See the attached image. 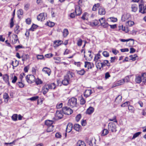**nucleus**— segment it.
Instances as JSON below:
<instances>
[{
	"label": "nucleus",
	"instance_id": "28",
	"mask_svg": "<svg viewBox=\"0 0 146 146\" xmlns=\"http://www.w3.org/2000/svg\"><path fill=\"white\" fill-rule=\"evenodd\" d=\"M80 125L78 124H75L74 126V129L76 131H79L80 129Z\"/></svg>",
	"mask_w": 146,
	"mask_h": 146
},
{
	"label": "nucleus",
	"instance_id": "55",
	"mask_svg": "<svg viewBox=\"0 0 146 146\" xmlns=\"http://www.w3.org/2000/svg\"><path fill=\"white\" fill-rule=\"evenodd\" d=\"M99 21L101 25L103 23L105 22V21L104 18H102L100 19H99Z\"/></svg>",
	"mask_w": 146,
	"mask_h": 146
},
{
	"label": "nucleus",
	"instance_id": "61",
	"mask_svg": "<svg viewBox=\"0 0 146 146\" xmlns=\"http://www.w3.org/2000/svg\"><path fill=\"white\" fill-rule=\"evenodd\" d=\"M48 25L49 27H52L54 25V23L53 22H49L48 23Z\"/></svg>",
	"mask_w": 146,
	"mask_h": 146
},
{
	"label": "nucleus",
	"instance_id": "49",
	"mask_svg": "<svg viewBox=\"0 0 146 146\" xmlns=\"http://www.w3.org/2000/svg\"><path fill=\"white\" fill-rule=\"evenodd\" d=\"M63 104L62 103H58L56 105V107L57 109H60L62 108V106Z\"/></svg>",
	"mask_w": 146,
	"mask_h": 146
},
{
	"label": "nucleus",
	"instance_id": "2",
	"mask_svg": "<svg viewBox=\"0 0 146 146\" xmlns=\"http://www.w3.org/2000/svg\"><path fill=\"white\" fill-rule=\"evenodd\" d=\"M77 99L74 98L70 99L68 101V105L72 107H74L76 104Z\"/></svg>",
	"mask_w": 146,
	"mask_h": 146
},
{
	"label": "nucleus",
	"instance_id": "1",
	"mask_svg": "<svg viewBox=\"0 0 146 146\" xmlns=\"http://www.w3.org/2000/svg\"><path fill=\"white\" fill-rule=\"evenodd\" d=\"M27 82L29 84H32L35 82V77L31 74L28 75L25 77Z\"/></svg>",
	"mask_w": 146,
	"mask_h": 146
},
{
	"label": "nucleus",
	"instance_id": "4",
	"mask_svg": "<svg viewBox=\"0 0 146 146\" xmlns=\"http://www.w3.org/2000/svg\"><path fill=\"white\" fill-rule=\"evenodd\" d=\"M108 128L110 131L112 132H115L117 131L115 124L113 122H110L109 123Z\"/></svg>",
	"mask_w": 146,
	"mask_h": 146
},
{
	"label": "nucleus",
	"instance_id": "44",
	"mask_svg": "<svg viewBox=\"0 0 146 146\" xmlns=\"http://www.w3.org/2000/svg\"><path fill=\"white\" fill-rule=\"evenodd\" d=\"M100 56V55L99 54H97L95 56L94 60L96 62L98 59H99Z\"/></svg>",
	"mask_w": 146,
	"mask_h": 146
},
{
	"label": "nucleus",
	"instance_id": "40",
	"mask_svg": "<svg viewBox=\"0 0 146 146\" xmlns=\"http://www.w3.org/2000/svg\"><path fill=\"white\" fill-rule=\"evenodd\" d=\"M17 85L19 86L20 88H22L24 87L25 85L21 82H18L17 83Z\"/></svg>",
	"mask_w": 146,
	"mask_h": 146
},
{
	"label": "nucleus",
	"instance_id": "5",
	"mask_svg": "<svg viewBox=\"0 0 146 146\" xmlns=\"http://www.w3.org/2000/svg\"><path fill=\"white\" fill-rule=\"evenodd\" d=\"M139 11L143 14L146 13V5L141 3L139 5Z\"/></svg>",
	"mask_w": 146,
	"mask_h": 146
},
{
	"label": "nucleus",
	"instance_id": "11",
	"mask_svg": "<svg viewBox=\"0 0 146 146\" xmlns=\"http://www.w3.org/2000/svg\"><path fill=\"white\" fill-rule=\"evenodd\" d=\"M55 116L57 117L59 119L62 118L63 116V113L62 111L60 110H57L56 112Z\"/></svg>",
	"mask_w": 146,
	"mask_h": 146
},
{
	"label": "nucleus",
	"instance_id": "26",
	"mask_svg": "<svg viewBox=\"0 0 146 146\" xmlns=\"http://www.w3.org/2000/svg\"><path fill=\"white\" fill-rule=\"evenodd\" d=\"M128 110L131 113H134L135 111V109L133 106L130 105L128 106Z\"/></svg>",
	"mask_w": 146,
	"mask_h": 146
},
{
	"label": "nucleus",
	"instance_id": "23",
	"mask_svg": "<svg viewBox=\"0 0 146 146\" xmlns=\"http://www.w3.org/2000/svg\"><path fill=\"white\" fill-rule=\"evenodd\" d=\"M126 25L128 27H131L134 24V22L131 21H128L126 23Z\"/></svg>",
	"mask_w": 146,
	"mask_h": 146
},
{
	"label": "nucleus",
	"instance_id": "35",
	"mask_svg": "<svg viewBox=\"0 0 146 146\" xmlns=\"http://www.w3.org/2000/svg\"><path fill=\"white\" fill-rule=\"evenodd\" d=\"M35 82L37 85L41 84L42 83V81L40 79L37 78L36 79H35Z\"/></svg>",
	"mask_w": 146,
	"mask_h": 146
},
{
	"label": "nucleus",
	"instance_id": "58",
	"mask_svg": "<svg viewBox=\"0 0 146 146\" xmlns=\"http://www.w3.org/2000/svg\"><path fill=\"white\" fill-rule=\"evenodd\" d=\"M101 25L104 28H106L109 26V25L108 23L105 22L104 23H103Z\"/></svg>",
	"mask_w": 146,
	"mask_h": 146
},
{
	"label": "nucleus",
	"instance_id": "41",
	"mask_svg": "<svg viewBox=\"0 0 146 146\" xmlns=\"http://www.w3.org/2000/svg\"><path fill=\"white\" fill-rule=\"evenodd\" d=\"M18 115L17 114H14L12 116V119L14 121L17 120Z\"/></svg>",
	"mask_w": 146,
	"mask_h": 146
},
{
	"label": "nucleus",
	"instance_id": "17",
	"mask_svg": "<svg viewBox=\"0 0 146 146\" xmlns=\"http://www.w3.org/2000/svg\"><path fill=\"white\" fill-rule=\"evenodd\" d=\"M75 12L76 15H79L81 14L82 11L79 6H78L76 8Z\"/></svg>",
	"mask_w": 146,
	"mask_h": 146
},
{
	"label": "nucleus",
	"instance_id": "29",
	"mask_svg": "<svg viewBox=\"0 0 146 146\" xmlns=\"http://www.w3.org/2000/svg\"><path fill=\"white\" fill-rule=\"evenodd\" d=\"M122 96L120 95H119L115 98V101L116 102L119 103L122 100Z\"/></svg>",
	"mask_w": 146,
	"mask_h": 146
},
{
	"label": "nucleus",
	"instance_id": "57",
	"mask_svg": "<svg viewBox=\"0 0 146 146\" xmlns=\"http://www.w3.org/2000/svg\"><path fill=\"white\" fill-rule=\"evenodd\" d=\"M37 58L38 60H41L44 58V57L43 55H38L37 56Z\"/></svg>",
	"mask_w": 146,
	"mask_h": 146
},
{
	"label": "nucleus",
	"instance_id": "27",
	"mask_svg": "<svg viewBox=\"0 0 146 146\" xmlns=\"http://www.w3.org/2000/svg\"><path fill=\"white\" fill-rule=\"evenodd\" d=\"M142 81L141 77L140 76H139L136 77L135 81L137 83L139 84Z\"/></svg>",
	"mask_w": 146,
	"mask_h": 146
},
{
	"label": "nucleus",
	"instance_id": "15",
	"mask_svg": "<svg viewBox=\"0 0 146 146\" xmlns=\"http://www.w3.org/2000/svg\"><path fill=\"white\" fill-rule=\"evenodd\" d=\"M99 11L98 13L99 14L103 15L105 14L106 11H105L104 9L102 7H101L100 6L98 7Z\"/></svg>",
	"mask_w": 146,
	"mask_h": 146
},
{
	"label": "nucleus",
	"instance_id": "46",
	"mask_svg": "<svg viewBox=\"0 0 146 146\" xmlns=\"http://www.w3.org/2000/svg\"><path fill=\"white\" fill-rule=\"evenodd\" d=\"M19 27V26L18 25H17L16 27H15L14 29V31L15 33L17 34H18L19 32V31L18 30Z\"/></svg>",
	"mask_w": 146,
	"mask_h": 146
},
{
	"label": "nucleus",
	"instance_id": "47",
	"mask_svg": "<svg viewBox=\"0 0 146 146\" xmlns=\"http://www.w3.org/2000/svg\"><path fill=\"white\" fill-rule=\"evenodd\" d=\"M13 19L14 17L12 18L11 20V22L10 23V27L11 28H12L14 25Z\"/></svg>",
	"mask_w": 146,
	"mask_h": 146
},
{
	"label": "nucleus",
	"instance_id": "21",
	"mask_svg": "<svg viewBox=\"0 0 146 146\" xmlns=\"http://www.w3.org/2000/svg\"><path fill=\"white\" fill-rule=\"evenodd\" d=\"M141 76V77L142 80L143 82L145 83L146 82V73H142Z\"/></svg>",
	"mask_w": 146,
	"mask_h": 146
},
{
	"label": "nucleus",
	"instance_id": "36",
	"mask_svg": "<svg viewBox=\"0 0 146 146\" xmlns=\"http://www.w3.org/2000/svg\"><path fill=\"white\" fill-rule=\"evenodd\" d=\"M49 89H55L56 86L55 84L54 83H51L50 84L48 85Z\"/></svg>",
	"mask_w": 146,
	"mask_h": 146
},
{
	"label": "nucleus",
	"instance_id": "13",
	"mask_svg": "<svg viewBox=\"0 0 146 146\" xmlns=\"http://www.w3.org/2000/svg\"><path fill=\"white\" fill-rule=\"evenodd\" d=\"M73 127L72 124L70 123H69L67 126L66 131L67 132H70L72 130Z\"/></svg>",
	"mask_w": 146,
	"mask_h": 146
},
{
	"label": "nucleus",
	"instance_id": "7",
	"mask_svg": "<svg viewBox=\"0 0 146 146\" xmlns=\"http://www.w3.org/2000/svg\"><path fill=\"white\" fill-rule=\"evenodd\" d=\"M49 89L48 84H45L42 87V92L43 94L44 95L45 94L48 92Z\"/></svg>",
	"mask_w": 146,
	"mask_h": 146
},
{
	"label": "nucleus",
	"instance_id": "54",
	"mask_svg": "<svg viewBox=\"0 0 146 146\" xmlns=\"http://www.w3.org/2000/svg\"><path fill=\"white\" fill-rule=\"evenodd\" d=\"M85 102L86 101L82 97L80 100V104H81L83 105L85 104Z\"/></svg>",
	"mask_w": 146,
	"mask_h": 146
},
{
	"label": "nucleus",
	"instance_id": "31",
	"mask_svg": "<svg viewBox=\"0 0 146 146\" xmlns=\"http://www.w3.org/2000/svg\"><path fill=\"white\" fill-rule=\"evenodd\" d=\"M108 133V131L107 129H104L102 132V136H104L107 135Z\"/></svg>",
	"mask_w": 146,
	"mask_h": 146
},
{
	"label": "nucleus",
	"instance_id": "50",
	"mask_svg": "<svg viewBox=\"0 0 146 146\" xmlns=\"http://www.w3.org/2000/svg\"><path fill=\"white\" fill-rule=\"evenodd\" d=\"M125 82L124 80H121L117 82V84L118 85H121L123 84Z\"/></svg>",
	"mask_w": 146,
	"mask_h": 146
},
{
	"label": "nucleus",
	"instance_id": "25",
	"mask_svg": "<svg viewBox=\"0 0 146 146\" xmlns=\"http://www.w3.org/2000/svg\"><path fill=\"white\" fill-rule=\"evenodd\" d=\"M69 81V80L64 77V79L62 80V83L64 85H67L68 84Z\"/></svg>",
	"mask_w": 146,
	"mask_h": 146
},
{
	"label": "nucleus",
	"instance_id": "43",
	"mask_svg": "<svg viewBox=\"0 0 146 146\" xmlns=\"http://www.w3.org/2000/svg\"><path fill=\"white\" fill-rule=\"evenodd\" d=\"M130 103L129 102H126L124 103H123L121 105V107H125V106H129L130 105Z\"/></svg>",
	"mask_w": 146,
	"mask_h": 146
},
{
	"label": "nucleus",
	"instance_id": "22",
	"mask_svg": "<svg viewBox=\"0 0 146 146\" xmlns=\"http://www.w3.org/2000/svg\"><path fill=\"white\" fill-rule=\"evenodd\" d=\"M53 122V121L52 120H48L45 121V124L48 127L49 126H52Z\"/></svg>",
	"mask_w": 146,
	"mask_h": 146
},
{
	"label": "nucleus",
	"instance_id": "32",
	"mask_svg": "<svg viewBox=\"0 0 146 146\" xmlns=\"http://www.w3.org/2000/svg\"><path fill=\"white\" fill-rule=\"evenodd\" d=\"M54 126H49L48 127L46 131L47 132H50L53 131Z\"/></svg>",
	"mask_w": 146,
	"mask_h": 146
},
{
	"label": "nucleus",
	"instance_id": "19",
	"mask_svg": "<svg viewBox=\"0 0 146 146\" xmlns=\"http://www.w3.org/2000/svg\"><path fill=\"white\" fill-rule=\"evenodd\" d=\"M9 96L8 94L6 93H5L3 95V98L5 100V102L7 103L9 99Z\"/></svg>",
	"mask_w": 146,
	"mask_h": 146
},
{
	"label": "nucleus",
	"instance_id": "45",
	"mask_svg": "<svg viewBox=\"0 0 146 146\" xmlns=\"http://www.w3.org/2000/svg\"><path fill=\"white\" fill-rule=\"evenodd\" d=\"M16 141V140H15L12 142H11V143H5L4 144L5 145H9L10 146H12L13 144V145H15V143Z\"/></svg>",
	"mask_w": 146,
	"mask_h": 146
},
{
	"label": "nucleus",
	"instance_id": "39",
	"mask_svg": "<svg viewBox=\"0 0 146 146\" xmlns=\"http://www.w3.org/2000/svg\"><path fill=\"white\" fill-rule=\"evenodd\" d=\"M141 132H138L134 134L132 138V139H135L136 137H138L141 134Z\"/></svg>",
	"mask_w": 146,
	"mask_h": 146
},
{
	"label": "nucleus",
	"instance_id": "14",
	"mask_svg": "<svg viewBox=\"0 0 146 146\" xmlns=\"http://www.w3.org/2000/svg\"><path fill=\"white\" fill-rule=\"evenodd\" d=\"M73 77V74L71 72H67V74L65 76V77L67 78L68 79L70 80Z\"/></svg>",
	"mask_w": 146,
	"mask_h": 146
},
{
	"label": "nucleus",
	"instance_id": "24",
	"mask_svg": "<svg viewBox=\"0 0 146 146\" xmlns=\"http://www.w3.org/2000/svg\"><path fill=\"white\" fill-rule=\"evenodd\" d=\"M132 11L134 12H136L137 10V6L135 4H134L132 5Z\"/></svg>",
	"mask_w": 146,
	"mask_h": 146
},
{
	"label": "nucleus",
	"instance_id": "34",
	"mask_svg": "<svg viewBox=\"0 0 146 146\" xmlns=\"http://www.w3.org/2000/svg\"><path fill=\"white\" fill-rule=\"evenodd\" d=\"M62 42H63L61 40H58L55 41L54 43L57 46H58L60 45L62 43Z\"/></svg>",
	"mask_w": 146,
	"mask_h": 146
},
{
	"label": "nucleus",
	"instance_id": "8",
	"mask_svg": "<svg viewBox=\"0 0 146 146\" xmlns=\"http://www.w3.org/2000/svg\"><path fill=\"white\" fill-rule=\"evenodd\" d=\"M93 66L94 64L93 63L88 62H85L84 67L85 68L87 67L88 69L92 68V67H93Z\"/></svg>",
	"mask_w": 146,
	"mask_h": 146
},
{
	"label": "nucleus",
	"instance_id": "33",
	"mask_svg": "<svg viewBox=\"0 0 146 146\" xmlns=\"http://www.w3.org/2000/svg\"><path fill=\"white\" fill-rule=\"evenodd\" d=\"M63 35L64 37H66L68 34V30L67 29H64L63 32Z\"/></svg>",
	"mask_w": 146,
	"mask_h": 146
},
{
	"label": "nucleus",
	"instance_id": "60",
	"mask_svg": "<svg viewBox=\"0 0 146 146\" xmlns=\"http://www.w3.org/2000/svg\"><path fill=\"white\" fill-rule=\"evenodd\" d=\"M38 98V96H36L32 97L30 98V100L31 101H35Z\"/></svg>",
	"mask_w": 146,
	"mask_h": 146
},
{
	"label": "nucleus",
	"instance_id": "18",
	"mask_svg": "<svg viewBox=\"0 0 146 146\" xmlns=\"http://www.w3.org/2000/svg\"><path fill=\"white\" fill-rule=\"evenodd\" d=\"M94 110V109L92 107H90L87 110L86 113L88 114H90L92 113Z\"/></svg>",
	"mask_w": 146,
	"mask_h": 146
},
{
	"label": "nucleus",
	"instance_id": "9",
	"mask_svg": "<svg viewBox=\"0 0 146 146\" xmlns=\"http://www.w3.org/2000/svg\"><path fill=\"white\" fill-rule=\"evenodd\" d=\"M3 80L5 83L7 84L8 86H10V85L9 82V76L7 74L4 75L3 76Z\"/></svg>",
	"mask_w": 146,
	"mask_h": 146
},
{
	"label": "nucleus",
	"instance_id": "62",
	"mask_svg": "<svg viewBox=\"0 0 146 146\" xmlns=\"http://www.w3.org/2000/svg\"><path fill=\"white\" fill-rule=\"evenodd\" d=\"M17 80V77L16 76H14L12 80V82L13 83H15Z\"/></svg>",
	"mask_w": 146,
	"mask_h": 146
},
{
	"label": "nucleus",
	"instance_id": "53",
	"mask_svg": "<svg viewBox=\"0 0 146 146\" xmlns=\"http://www.w3.org/2000/svg\"><path fill=\"white\" fill-rule=\"evenodd\" d=\"M82 40L81 39H79L77 42V44L79 46H81L82 45Z\"/></svg>",
	"mask_w": 146,
	"mask_h": 146
},
{
	"label": "nucleus",
	"instance_id": "12",
	"mask_svg": "<svg viewBox=\"0 0 146 146\" xmlns=\"http://www.w3.org/2000/svg\"><path fill=\"white\" fill-rule=\"evenodd\" d=\"M44 13H42L40 14L37 17V19L38 21H42L45 19L44 16Z\"/></svg>",
	"mask_w": 146,
	"mask_h": 146
},
{
	"label": "nucleus",
	"instance_id": "52",
	"mask_svg": "<svg viewBox=\"0 0 146 146\" xmlns=\"http://www.w3.org/2000/svg\"><path fill=\"white\" fill-rule=\"evenodd\" d=\"M102 54L103 56L105 57H108L109 56V53L106 51H104Z\"/></svg>",
	"mask_w": 146,
	"mask_h": 146
},
{
	"label": "nucleus",
	"instance_id": "63",
	"mask_svg": "<svg viewBox=\"0 0 146 146\" xmlns=\"http://www.w3.org/2000/svg\"><path fill=\"white\" fill-rule=\"evenodd\" d=\"M26 23L28 24H30L31 22V20L29 18H28L26 20Z\"/></svg>",
	"mask_w": 146,
	"mask_h": 146
},
{
	"label": "nucleus",
	"instance_id": "64",
	"mask_svg": "<svg viewBox=\"0 0 146 146\" xmlns=\"http://www.w3.org/2000/svg\"><path fill=\"white\" fill-rule=\"evenodd\" d=\"M142 114L143 115H146V109H145L142 110Z\"/></svg>",
	"mask_w": 146,
	"mask_h": 146
},
{
	"label": "nucleus",
	"instance_id": "51",
	"mask_svg": "<svg viewBox=\"0 0 146 146\" xmlns=\"http://www.w3.org/2000/svg\"><path fill=\"white\" fill-rule=\"evenodd\" d=\"M137 56V54H135L133 55H131L130 56V57L131 58V59L133 61H134L135 60L136 57Z\"/></svg>",
	"mask_w": 146,
	"mask_h": 146
},
{
	"label": "nucleus",
	"instance_id": "30",
	"mask_svg": "<svg viewBox=\"0 0 146 146\" xmlns=\"http://www.w3.org/2000/svg\"><path fill=\"white\" fill-rule=\"evenodd\" d=\"M77 73L81 75H83L85 73V71L84 69H82L80 70H76Z\"/></svg>",
	"mask_w": 146,
	"mask_h": 146
},
{
	"label": "nucleus",
	"instance_id": "6",
	"mask_svg": "<svg viewBox=\"0 0 146 146\" xmlns=\"http://www.w3.org/2000/svg\"><path fill=\"white\" fill-rule=\"evenodd\" d=\"M131 17V15L129 13H124L122 16L121 20L125 21L126 20L129 19Z\"/></svg>",
	"mask_w": 146,
	"mask_h": 146
},
{
	"label": "nucleus",
	"instance_id": "10",
	"mask_svg": "<svg viewBox=\"0 0 146 146\" xmlns=\"http://www.w3.org/2000/svg\"><path fill=\"white\" fill-rule=\"evenodd\" d=\"M42 70L45 73L47 74L48 76H49L51 74V71L50 69L47 67H45Z\"/></svg>",
	"mask_w": 146,
	"mask_h": 146
},
{
	"label": "nucleus",
	"instance_id": "48",
	"mask_svg": "<svg viewBox=\"0 0 146 146\" xmlns=\"http://www.w3.org/2000/svg\"><path fill=\"white\" fill-rule=\"evenodd\" d=\"M96 67L97 68L101 69V68H102V65L100 62H98L96 64Z\"/></svg>",
	"mask_w": 146,
	"mask_h": 146
},
{
	"label": "nucleus",
	"instance_id": "20",
	"mask_svg": "<svg viewBox=\"0 0 146 146\" xmlns=\"http://www.w3.org/2000/svg\"><path fill=\"white\" fill-rule=\"evenodd\" d=\"M77 145L78 146H86V144L83 141L79 140L77 142Z\"/></svg>",
	"mask_w": 146,
	"mask_h": 146
},
{
	"label": "nucleus",
	"instance_id": "37",
	"mask_svg": "<svg viewBox=\"0 0 146 146\" xmlns=\"http://www.w3.org/2000/svg\"><path fill=\"white\" fill-rule=\"evenodd\" d=\"M129 41L130 40L128 46H132L134 44V40L133 39H128Z\"/></svg>",
	"mask_w": 146,
	"mask_h": 146
},
{
	"label": "nucleus",
	"instance_id": "42",
	"mask_svg": "<svg viewBox=\"0 0 146 146\" xmlns=\"http://www.w3.org/2000/svg\"><path fill=\"white\" fill-rule=\"evenodd\" d=\"M37 27V26L36 25L33 24L31 28L29 30L31 31H34V30L36 29Z\"/></svg>",
	"mask_w": 146,
	"mask_h": 146
},
{
	"label": "nucleus",
	"instance_id": "56",
	"mask_svg": "<svg viewBox=\"0 0 146 146\" xmlns=\"http://www.w3.org/2000/svg\"><path fill=\"white\" fill-rule=\"evenodd\" d=\"M104 63L107 66H110V63H109V61L107 60H104Z\"/></svg>",
	"mask_w": 146,
	"mask_h": 146
},
{
	"label": "nucleus",
	"instance_id": "59",
	"mask_svg": "<svg viewBox=\"0 0 146 146\" xmlns=\"http://www.w3.org/2000/svg\"><path fill=\"white\" fill-rule=\"evenodd\" d=\"M81 117L80 114H79L76 117V120L77 122L78 121Z\"/></svg>",
	"mask_w": 146,
	"mask_h": 146
},
{
	"label": "nucleus",
	"instance_id": "16",
	"mask_svg": "<svg viewBox=\"0 0 146 146\" xmlns=\"http://www.w3.org/2000/svg\"><path fill=\"white\" fill-rule=\"evenodd\" d=\"M92 93V92L91 90H86L84 93V95L85 97L87 98L90 96Z\"/></svg>",
	"mask_w": 146,
	"mask_h": 146
},
{
	"label": "nucleus",
	"instance_id": "38",
	"mask_svg": "<svg viewBox=\"0 0 146 146\" xmlns=\"http://www.w3.org/2000/svg\"><path fill=\"white\" fill-rule=\"evenodd\" d=\"M100 5V4L99 3H97L96 4H95L94 5L93 7L92 8V10L93 11H95L96 10L97 8H98Z\"/></svg>",
	"mask_w": 146,
	"mask_h": 146
},
{
	"label": "nucleus",
	"instance_id": "3",
	"mask_svg": "<svg viewBox=\"0 0 146 146\" xmlns=\"http://www.w3.org/2000/svg\"><path fill=\"white\" fill-rule=\"evenodd\" d=\"M62 111L65 114L70 115L73 112V110L65 106L62 108Z\"/></svg>",
	"mask_w": 146,
	"mask_h": 146
}]
</instances>
